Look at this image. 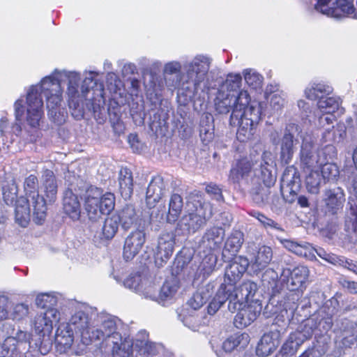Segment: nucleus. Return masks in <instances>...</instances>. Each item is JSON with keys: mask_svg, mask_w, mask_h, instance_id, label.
<instances>
[{"mask_svg": "<svg viewBox=\"0 0 357 357\" xmlns=\"http://www.w3.org/2000/svg\"><path fill=\"white\" fill-rule=\"evenodd\" d=\"M81 75L77 71L54 70L44 77L40 84L31 86L27 92L26 121L33 127H38L44 116L42 93L47 99L50 119L57 125L66 121V112L60 107L63 89L61 83L67 82L66 93L72 115L77 120L84 116L83 101L86 98L89 87L80 85Z\"/></svg>", "mask_w": 357, "mask_h": 357, "instance_id": "f257e3e1", "label": "nucleus"}, {"mask_svg": "<svg viewBox=\"0 0 357 357\" xmlns=\"http://www.w3.org/2000/svg\"><path fill=\"white\" fill-rule=\"evenodd\" d=\"M215 108L219 114H227L231 110L229 123L238 126L236 137L238 141L245 142L250 140L256 132L260 119L261 106L257 102H250V96L247 91L236 94H227L220 90L215 99Z\"/></svg>", "mask_w": 357, "mask_h": 357, "instance_id": "f03ea898", "label": "nucleus"}, {"mask_svg": "<svg viewBox=\"0 0 357 357\" xmlns=\"http://www.w3.org/2000/svg\"><path fill=\"white\" fill-rule=\"evenodd\" d=\"M211 66V59L204 55H197L184 65L178 61H171L164 65L162 73L168 87H181L193 94L206 89V79Z\"/></svg>", "mask_w": 357, "mask_h": 357, "instance_id": "7ed1b4c3", "label": "nucleus"}, {"mask_svg": "<svg viewBox=\"0 0 357 357\" xmlns=\"http://www.w3.org/2000/svg\"><path fill=\"white\" fill-rule=\"evenodd\" d=\"M257 162H254L248 158L236 160L231 166L229 172V180L233 183H240L245 181L248 183L252 180L254 174L259 177V180L268 188L273 185L276 178L272 173L273 160L270 152H264L261 156L259 164L260 169L257 170L255 167Z\"/></svg>", "mask_w": 357, "mask_h": 357, "instance_id": "20e7f679", "label": "nucleus"}, {"mask_svg": "<svg viewBox=\"0 0 357 357\" xmlns=\"http://www.w3.org/2000/svg\"><path fill=\"white\" fill-rule=\"evenodd\" d=\"M188 212L178 221L176 231L178 234H195L204 227L212 216V206L201 195L195 194L188 202Z\"/></svg>", "mask_w": 357, "mask_h": 357, "instance_id": "39448f33", "label": "nucleus"}, {"mask_svg": "<svg viewBox=\"0 0 357 357\" xmlns=\"http://www.w3.org/2000/svg\"><path fill=\"white\" fill-rule=\"evenodd\" d=\"M31 334L19 331L15 337H7L0 346V357H37L39 354L45 355L50 347L31 346Z\"/></svg>", "mask_w": 357, "mask_h": 357, "instance_id": "423d86ee", "label": "nucleus"}, {"mask_svg": "<svg viewBox=\"0 0 357 357\" xmlns=\"http://www.w3.org/2000/svg\"><path fill=\"white\" fill-rule=\"evenodd\" d=\"M91 326L89 340L86 345L98 342L102 345L108 346L114 336L118 335L119 327L121 325V320L109 314H98Z\"/></svg>", "mask_w": 357, "mask_h": 357, "instance_id": "0eeeda50", "label": "nucleus"}, {"mask_svg": "<svg viewBox=\"0 0 357 357\" xmlns=\"http://www.w3.org/2000/svg\"><path fill=\"white\" fill-rule=\"evenodd\" d=\"M114 205L115 197L111 192L102 195L101 190L95 187H91L86 192L84 207L91 221H97L102 215L108 214Z\"/></svg>", "mask_w": 357, "mask_h": 357, "instance_id": "6e6552de", "label": "nucleus"}, {"mask_svg": "<svg viewBox=\"0 0 357 357\" xmlns=\"http://www.w3.org/2000/svg\"><path fill=\"white\" fill-rule=\"evenodd\" d=\"M97 315V310L86 304H77L68 323L70 330L80 336L81 342L86 345L90 339L91 326Z\"/></svg>", "mask_w": 357, "mask_h": 357, "instance_id": "1a4fd4ad", "label": "nucleus"}, {"mask_svg": "<svg viewBox=\"0 0 357 357\" xmlns=\"http://www.w3.org/2000/svg\"><path fill=\"white\" fill-rule=\"evenodd\" d=\"M38 181L36 176L31 174L25 178L24 188L26 195L27 204L33 210L34 222L41 225L47 215V202L38 192Z\"/></svg>", "mask_w": 357, "mask_h": 357, "instance_id": "9d476101", "label": "nucleus"}, {"mask_svg": "<svg viewBox=\"0 0 357 357\" xmlns=\"http://www.w3.org/2000/svg\"><path fill=\"white\" fill-rule=\"evenodd\" d=\"M301 137L300 158L304 171L307 173L308 170L319 169L327 160L325 153L315 147V138L311 134L305 133Z\"/></svg>", "mask_w": 357, "mask_h": 357, "instance_id": "9b49d317", "label": "nucleus"}, {"mask_svg": "<svg viewBox=\"0 0 357 357\" xmlns=\"http://www.w3.org/2000/svg\"><path fill=\"white\" fill-rule=\"evenodd\" d=\"M331 0H317L314 9L321 14L334 18L350 17L357 19V11L353 4L354 0H335V7H330Z\"/></svg>", "mask_w": 357, "mask_h": 357, "instance_id": "f8f14e48", "label": "nucleus"}, {"mask_svg": "<svg viewBox=\"0 0 357 357\" xmlns=\"http://www.w3.org/2000/svg\"><path fill=\"white\" fill-rule=\"evenodd\" d=\"M257 289V284L251 280L243 281L238 287L234 285L231 291H227L229 298V310L234 312L237 308V305L240 307L244 304H249L253 301L252 298Z\"/></svg>", "mask_w": 357, "mask_h": 357, "instance_id": "ddd939ff", "label": "nucleus"}, {"mask_svg": "<svg viewBox=\"0 0 357 357\" xmlns=\"http://www.w3.org/2000/svg\"><path fill=\"white\" fill-rule=\"evenodd\" d=\"M123 284L125 287L143 295L146 298H157V288L155 284L141 274H130Z\"/></svg>", "mask_w": 357, "mask_h": 357, "instance_id": "4468645a", "label": "nucleus"}, {"mask_svg": "<svg viewBox=\"0 0 357 357\" xmlns=\"http://www.w3.org/2000/svg\"><path fill=\"white\" fill-rule=\"evenodd\" d=\"M249 260L243 256H237L227 266L225 272L224 282L227 291L234 289V285L240 280L249 266Z\"/></svg>", "mask_w": 357, "mask_h": 357, "instance_id": "2eb2a0df", "label": "nucleus"}, {"mask_svg": "<svg viewBox=\"0 0 357 357\" xmlns=\"http://www.w3.org/2000/svg\"><path fill=\"white\" fill-rule=\"evenodd\" d=\"M309 275V270L306 266H298L293 270L289 268L283 269L280 280L282 285H285L290 291L301 289Z\"/></svg>", "mask_w": 357, "mask_h": 357, "instance_id": "dca6fc26", "label": "nucleus"}, {"mask_svg": "<svg viewBox=\"0 0 357 357\" xmlns=\"http://www.w3.org/2000/svg\"><path fill=\"white\" fill-rule=\"evenodd\" d=\"M262 309L261 304L258 300L252 301L249 304H244L239 307L234 318V324L237 328H243L250 325L260 314Z\"/></svg>", "mask_w": 357, "mask_h": 357, "instance_id": "f3484780", "label": "nucleus"}, {"mask_svg": "<svg viewBox=\"0 0 357 357\" xmlns=\"http://www.w3.org/2000/svg\"><path fill=\"white\" fill-rule=\"evenodd\" d=\"M175 245V236L171 232L162 233L158 241V246L154 252L155 263L162 266L173 254Z\"/></svg>", "mask_w": 357, "mask_h": 357, "instance_id": "a211bd4d", "label": "nucleus"}, {"mask_svg": "<svg viewBox=\"0 0 357 357\" xmlns=\"http://www.w3.org/2000/svg\"><path fill=\"white\" fill-rule=\"evenodd\" d=\"M301 132L299 125L289 123L287 125L280 142V159L285 164L291 160L294 153V135Z\"/></svg>", "mask_w": 357, "mask_h": 357, "instance_id": "6ab92c4d", "label": "nucleus"}, {"mask_svg": "<svg viewBox=\"0 0 357 357\" xmlns=\"http://www.w3.org/2000/svg\"><path fill=\"white\" fill-rule=\"evenodd\" d=\"M225 229L221 227H213L205 231L199 243V248L204 252H212L220 249L225 239Z\"/></svg>", "mask_w": 357, "mask_h": 357, "instance_id": "aec40b11", "label": "nucleus"}, {"mask_svg": "<svg viewBox=\"0 0 357 357\" xmlns=\"http://www.w3.org/2000/svg\"><path fill=\"white\" fill-rule=\"evenodd\" d=\"M145 241L146 236L142 229H136L130 232L124 242V259L126 261L132 259L142 250Z\"/></svg>", "mask_w": 357, "mask_h": 357, "instance_id": "412c9836", "label": "nucleus"}, {"mask_svg": "<svg viewBox=\"0 0 357 357\" xmlns=\"http://www.w3.org/2000/svg\"><path fill=\"white\" fill-rule=\"evenodd\" d=\"M59 312L56 308H50L39 312L34 319L33 326L38 333H49L52 331L54 322L59 320Z\"/></svg>", "mask_w": 357, "mask_h": 357, "instance_id": "4be33fe9", "label": "nucleus"}, {"mask_svg": "<svg viewBox=\"0 0 357 357\" xmlns=\"http://www.w3.org/2000/svg\"><path fill=\"white\" fill-rule=\"evenodd\" d=\"M324 202L328 213L337 214L343 208L345 201L344 193L342 188H335L325 191Z\"/></svg>", "mask_w": 357, "mask_h": 357, "instance_id": "5701e85b", "label": "nucleus"}, {"mask_svg": "<svg viewBox=\"0 0 357 357\" xmlns=\"http://www.w3.org/2000/svg\"><path fill=\"white\" fill-rule=\"evenodd\" d=\"M108 345L111 346L112 357H132L133 342L129 337H123L119 333Z\"/></svg>", "mask_w": 357, "mask_h": 357, "instance_id": "b1692460", "label": "nucleus"}, {"mask_svg": "<svg viewBox=\"0 0 357 357\" xmlns=\"http://www.w3.org/2000/svg\"><path fill=\"white\" fill-rule=\"evenodd\" d=\"M75 333L65 324H62L58 327L55 335V344L58 352L64 354L71 348L74 342Z\"/></svg>", "mask_w": 357, "mask_h": 357, "instance_id": "393cba45", "label": "nucleus"}, {"mask_svg": "<svg viewBox=\"0 0 357 357\" xmlns=\"http://www.w3.org/2000/svg\"><path fill=\"white\" fill-rule=\"evenodd\" d=\"M165 185L163 178L155 176L151 181L146 190V202L149 208H153L164 195Z\"/></svg>", "mask_w": 357, "mask_h": 357, "instance_id": "a878e982", "label": "nucleus"}, {"mask_svg": "<svg viewBox=\"0 0 357 357\" xmlns=\"http://www.w3.org/2000/svg\"><path fill=\"white\" fill-rule=\"evenodd\" d=\"M42 188L49 204L54 203L56 199L58 185L54 172L50 169L43 171L41 177Z\"/></svg>", "mask_w": 357, "mask_h": 357, "instance_id": "bb28decb", "label": "nucleus"}, {"mask_svg": "<svg viewBox=\"0 0 357 357\" xmlns=\"http://www.w3.org/2000/svg\"><path fill=\"white\" fill-rule=\"evenodd\" d=\"M157 354L158 345L145 336H143V339L137 337L133 343L132 357H152Z\"/></svg>", "mask_w": 357, "mask_h": 357, "instance_id": "cd10ccee", "label": "nucleus"}, {"mask_svg": "<svg viewBox=\"0 0 357 357\" xmlns=\"http://www.w3.org/2000/svg\"><path fill=\"white\" fill-rule=\"evenodd\" d=\"M27 103V100L26 99ZM15 117L16 123L12 126V132L17 136L22 135V129L21 123L24 121L26 124L32 129L37 130L39 128L40 123L38 127H33L29 125L26 121L27 116V106L25 107L24 105V100L22 98L17 99L14 103ZM42 121V119L40 120ZM41 122V121H40Z\"/></svg>", "mask_w": 357, "mask_h": 357, "instance_id": "c85d7f7f", "label": "nucleus"}, {"mask_svg": "<svg viewBox=\"0 0 357 357\" xmlns=\"http://www.w3.org/2000/svg\"><path fill=\"white\" fill-rule=\"evenodd\" d=\"M63 206L65 213L73 220L79 218L81 214V205L78 197L73 192L68 189L65 191Z\"/></svg>", "mask_w": 357, "mask_h": 357, "instance_id": "c756f323", "label": "nucleus"}, {"mask_svg": "<svg viewBox=\"0 0 357 357\" xmlns=\"http://www.w3.org/2000/svg\"><path fill=\"white\" fill-rule=\"evenodd\" d=\"M273 258V251L271 247L261 245L253 253L251 264L253 268L258 271L265 268Z\"/></svg>", "mask_w": 357, "mask_h": 357, "instance_id": "7c9ffc66", "label": "nucleus"}, {"mask_svg": "<svg viewBox=\"0 0 357 357\" xmlns=\"http://www.w3.org/2000/svg\"><path fill=\"white\" fill-rule=\"evenodd\" d=\"M333 87L324 83H311L305 89V97L312 100H320L333 93Z\"/></svg>", "mask_w": 357, "mask_h": 357, "instance_id": "2f4dec72", "label": "nucleus"}, {"mask_svg": "<svg viewBox=\"0 0 357 357\" xmlns=\"http://www.w3.org/2000/svg\"><path fill=\"white\" fill-rule=\"evenodd\" d=\"M213 291V285L208 284L197 289L189 299L188 305L194 310L200 309L208 301Z\"/></svg>", "mask_w": 357, "mask_h": 357, "instance_id": "473e14b6", "label": "nucleus"}, {"mask_svg": "<svg viewBox=\"0 0 357 357\" xmlns=\"http://www.w3.org/2000/svg\"><path fill=\"white\" fill-rule=\"evenodd\" d=\"M284 247L290 252L306 258L314 257V248L306 242L298 243L291 240H283L282 241Z\"/></svg>", "mask_w": 357, "mask_h": 357, "instance_id": "72a5a7b5", "label": "nucleus"}, {"mask_svg": "<svg viewBox=\"0 0 357 357\" xmlns=\"http://www.w3.org/2000/svg\"><path fill=\"white\" fill-rule=\"evenodd\" d=\"M118 181L121 196L125 199H129L133 192V178L131 171L128 168H121Z\"/></svg>", "mask_w": 357, "mask_h": 357, "instance_id": "f704fd0d", "label": "nucleus"}, {"mask_svg": "<svg viewBox=\"0 0 357 357\" xmlns=\"http://www.w3.org/2000/svg\"><path fill=\"white\" fill-rule=\"evenodd\" d=\"M183 206V198L178 194L171 196L169 202L168 212L166 214V221L169 223H174L181 214Z\"/></svg>", "mask_w": 357, "mask_h": 357, "instance_id": "c9c22d12", "label": "nucleus"}, {"mask_svg": "<svg viewBox=\"0 0 357 357\" xmlns=\"http://www.w3.org/2000/svg\"><path fill=\"white\" fill-rule=\"evenodd\" d=\"M119 218V223H121L123 229L128 230L133 225L137 224L138 218L133 206H127L121 210L118 213H115Z\"/></svg>", "mask_w": 357, "mask_h": 357, "instance_id": "e433bc0d", "label": "nucleus"}, {"mask_svg": "<svg viewBox=\"0 0 357 357\" xmlns=\"http://www.w3.org/2000/svg\"><path fill=\"white\" fill-rule=\"evenodd\" d=\"M346 135V126L343 123H338L335 126H333L325 129L322 135V139L325 142H340Z\"/></svg>", "mask_w": 357, "mask_h": 357, "instance_id": "4c0bfd02", "label": "nucleus"}, {"mask_svg": "<svg viewBox=\"0 0 357 357\" xmlns=\"http://www.w3.org/2000/svg\"><path fill=\"white\" fill-rule=\"evenodd\" d=\"M342 99L338 96H326L317 101V111L320 113L334 114L340 109Z\"/></svg>", "mask_w": 357, "mask_h": 357, "instance_id": "58836bf2", "label": "nucleus"}, {"mask_svg": "<svg viewBox=\"0 0 357 357\" xmlns=\"http://www.w3.org/2000/svg\"><path fill=\"white\" fill-rule=\"evenodd\" d=\"M249 342V335L246 333L236 334L227 338L222 344V349L226 353L231 352L238 347L245 348Z\"/></svg>", "mask_w": 357, "mask_h": 357, "instance_id": "ea45409f", "label": "nucleus"}, {"mask_svg": "<svg viewBox=\"0 0 357 357\" xmlns=\"http://www.w3.org/2000/svg\"><path fill=\"white\" fill-rule=\"evenodd\" d=\"M225 284H221L213 300L208 306V313L214 314L220 307L227 301L229 302V295Z\"/></svg>", "mask_w": 357, "mask_h": 357, "instance_id": "a19ab883", "label": "nucleus"}, {"mask_svg": "<svg viewBox=\"0 0 357 357\" xmlns=\"http://www.w3.org/2000/svg\"><path fill=\"white\" fill-rule=\"evenodd\" d=\"M278 340L273 337L272 333L264 334L258 344L257 352L263 355H268L275 350L278 345Z\"/></svg>", "mask_w": 357, "mask_h": 357, "instance_id": "79ce46f5", "label": "nucleus"}, {"mask_svg": "<svg viewBox=\"0 0 357 357\" xmlns=\"http://www.w3.org/2000/svg\"><path fill=\"white\" fill-rule=\"evenodd\" d=\"M207 254L203 258L202 262L198 267V272L202 275L204 278L208 277L215 270L218 258L212 252H206Z\"/></svg>", "mask_w": 357, "mask_h": 357, "instance_id": "37998d69", "label": "nucleus"}, {"mask_svg": "<svg viewBox=\"0 0 357 357\" xmlns=\"http://www.w3.org/2000/svg\"><path fill=\"white\" fill-rule=\"evenodd\" d=\"M243 234L238 230L234 231L227 238L225 244V251L233 254L238 252L243 243Z\"/></svg>", "mask_w": 357, "mask_h": 357, "instance_id": "c03bdc74", "label": "nucleus"}, {"mask_svg": "<svg viewBox=\"0 0 357 357\" xmlns=\"http://www.w3.org/2000/svg\"><path fill=\"white\" fill-rule=\"evenodd\" d=\"M305 177V185L309 192L317 194L319 192L322 176L319 174V169L308 170Z\"/></svg>", "mask_w": 357, "mask_h": 357, "instance_id": "a18cd8bd", "label": "nucleus"}, {"mask_svg": "<svg viewBox=\"0 0 357 357\" xmlns=\"http://www.w3.org/2000/svg\"><path fill=\"white\" fill-rule=\"evenodd\" d=\"M119 218L114 214L107 217L102 226V236L105 239H112L119 229Z\"/></svg>", "mask_w": 357, "mask_h": 357, "instance_id": "49530a36", "label": "nucleus"}, {"mask_svg": "<svg viewBox=\"0 0 357 357\" xmlns=\"http://www.w3.org/2000/svg\"><path fill=\"white\" fill-rule=\"evenodd\" d=\"M273 86H268L266 94L273 93L270 98V105L275 111H280L286 104V94L283 91H273Z\"/></svg>", "mask_w": 357, "mask_h": 357, "instance_id": "de8ad7c7", "label": "nucleus"}, {"mask_svg": "<svg viewBox=\"0 0 357 357\" xmlns=\"http://www.w3.org/2000/svg\"><path fill=\"white\" fill-rule=\"evenodd\" d=\"M178 289V284L176 279L167 280L161 287L160 294L158 296L157 295V298L155 301L158 298H160L162 301L171 299L176 294Z\"/></svg>", "mask_w": 357, "mask_h": 357, "instance_id": "09e8293b", "label": "nucleus"}, {"mask_svg": "<svg viewBox=\"0 0 357 357\" xmlns=\"http://www.w3.org/2000/svg\"><path fill=\"white\" fill-rule=\"evenodd\" d=\"M245 81L248 86L255 91H260L263 84V77L256 71L247 69L243 71Z\"/></svg>", "mask_w": 357, "mask_h": 357, "instance_id": "8fccbe9b", "label": "nucleus"}, {"mask_svg": "<svg viewBox=\"0 0 357 357\" xmlns=\"http://www.w3.org/2000/svg\"><path fill=\"white\" fill-rule=\"evenodd\" d=\"M242 77L239 74H229L224 84L223 89H227V94L238 95L240 91Z\"/></svg>", "mask_w": 357, "mask_h": 357, "instance_id": "3c124183", "label": "nucleus"}, {"mask_svg": "<svg viewBox=\"0 0 357 357\" xmlns=\"http://www.w3.org/2000/svg\"><path fill=\"white\" fill-rule=\"evenodd\" d=\"M354 189L356 190V199L349 202L351 204L350 213L345 221V227L349 231H357V184L355 185Z\"/></svg>", "mask_w": 357, "mask_h": 357, "instance_id": "603ef678", "label": "nucleus"}, {"mask_svg": "<svg viewBox=\"0 0 357 357\" xmlns=\"http://www.w3.org/2000/svg\"><path fill=\"white\" fill-rule=\"evenodd\" d=\"M303 342L294 331L289 335L288 339L283 344L282 350L284 354L293 355Z\"/></svg>", "mask_w": 357, "mask_h": 357, "instance_id": "864d4df0", "label": "nucleus"}, {"mask_svg": "<svg viewBox=\"0 0 357 357\" xmlns=\"http://www.w3.org/2000/svg\"><path fill=\"white\" fill-rule=\"evenodd\" d=\"M204 317L197 312L192 314L188 313L183 315L182 321L185 326L191 330L196 331H198L201 326L204 324Z\"/></svg>", "mask_w": 357, "mask_h": 357, "instance_id": "5fc2aeb1", "label": "nucleus"}, {"mask_svg": "<svg viewBox=\"0 0 357 357\" xmlns=\"http://www.w3.org/2000/svg\"><path fill=\"white\" fill-rule=\"evenodd\" d=\"M33 210L28 204V207H24L17 204L15 208L16 222L22 227H26L30 220V212Z\"/></svg>", "mask_w": 357, "mask_h": 357, "instance_id": "6e6d98bb", "label": "nucleus"}, {"mask_svg": "<svg viewBox=\"0 0 357 357\" xmlns=\"http://www.w3.org/2000/svg\"><path fill=\"white\" fill-rule=\"evenodd\" d=\"M57 303V298L51 294H40L37 296L36 304L40 307L41 310H46L50 308H54V306Z\"/></svg>", "mask_w": 357, "mask_h": 357, "instance_id": "4d7b16f0", "label": "nucleus"}, {"mask_svg": "<svg viewBox=\"0 0 357 357\" xmlns=\"http://www.w3.org/2000/svg\"><path fill=\"white\" fill-rule=\"evenodd\" d=\"M315 328L316 324L314 320L312 319H308L299 327V329L295 332L298 337L305 342L312 336Z\"/></svg>", "mask_w": 357, "mask_h": 357, "instance_id": "13d9d810", "label": "nucleus"}, {"mask_svg": "<svg viewBox=\"0 0 357 357\" xmlns=\"http://www.w3.org/2000/svg\"><path fill=\"white\" fill-rule=\"evenodd\" d=\"M321 312L326 314V317H324L319 321V326L322 327L323 331H327L331 328L333 326V316L336 312V309L333 307H328L326 303L321 310Z\"/></svg>", "mask_w": 357, "mask_h": 357, "instance_id": "bf43d9fd", "label": "nucleus"}, {"mask_svg": "<svg viewBox=\"0 0 357 357\" xmlns=\"http://www.w3.org/2000/svg\"><path fill=\"white\" fill-rule=\"evenodd\" d=\"M321 167V176L324 179H335L339 175L338 167L335 164L328 162L326 160Z\"/></svg>", "mask_w": 357, "mask_h": 357, "instance_id": "052dcab7", "label": "nucleus"}, {"mask_svg": "<svg viewBox=\"0 0 357 357\" xmlns=\"http://www.w3.org/2000/svg\"><path fill=\"white\" fill-rule=\"evenodd\" d=\"M29 314V306L24 303L16 304L9 313V317L13 320L20 321Z\"/></svg>", "mask_w": 357, "mask_h": 357, "instance_id": "680f3d73", "label": "nucleus"}, {"mask_svg": "<svg viewBox=\"0 0 357 357\" xmlns=\"http://www.w3.org/2000/svg\"><path fill=\"white\" fill-rule=\"evenodd\" d=\"M343 334L342 339V344L345 347H351L353 345H355L357 342V336L356 335V332L351 329L349 327L347 326V325H343Z\"/></svg>", "mask_w": 357, "mask_h": 357, "instance_id": "e2e57ef3", "label": "nucleus"}, {"mask_svg": "<svg viewBox=\"0 0 357 357\" xmlns=\"http://www.w3.org/2000/svg\"><path fill=\"white\" fill-rule=\"evenodd\" d=\"M262 281L267 282L268 288L275 289L278 287V283L281 282L278 280V275L276 271L272 268L267 269L262 275Z\"/></svg>", "mask_w": 357, "mask_h": 357, "instance_id": "0e129e2a", "label": "nucleus"}, {"mask_svg": "<svg viewBox=\"0 0 357 357\" xmlns=\"http://www.w3.org/2000/svg\"><path fill=\"white\" fill-rule=\"evenodd\" d=\"M314 252H316L321 259L335 266H337V264L342 262L340 259V256H337L333 253H328L321 248H314Z\"/></svg>", "mask_w": 357, "mask_h": 357, "instance_id": "69168bd1", "label": "nucleus"}, {"mask_svg": "<svg viewBox=\"0 0 357 357\" xmlns=\"http://www.w3.org/2000/svg\"><path fill=\"white\" fill-rule=\"evenodd\" d=\"M316 116L318 117V125L322 128H324L326 126L330 127V125L335 119L334 114L330 113H320L317 112Z\"/></svg>", "mask_w": 357, "mask_h": 357, "instance_id": "338daca9", "label": "nucleus"}, {"mask_svg": "<svg viewBox=\"0 0 357 357\" xmlns=\"http://www.w3.org/2000/svg\"><path fill=\"white\" fill-rule=\"evenodd\" d=\"M206 192L211 195L214 199L221 201L223 199L221 189L215 184H208L206 187Z\"/></svg>", "mask_w": 357, "mask_h": 357, "instance_id": "774afa93", "label": "nucleus"}]
</instances>
